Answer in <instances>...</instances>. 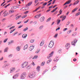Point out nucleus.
<instances>
[{
    "label": "nucleus",
    "instance_id": "7",
    "mask_svg": "<svg viewBox=\"0 0 80 80\" xmlns=\"http://www.w3.org/2000/svg\"><path fill=\"white\" fill-rule=\"evenodd\" d=\"M44 20H45V17L43 16L39 20L41 22H42L43 21H44Z\"/></svg>",
    "mask_w": 80,
    "mask_h": 80
},
{
    "label": "nucleus",
    "instance_id": "35",
    "mask_svg": "<svg viewBox=\"0 0 80 80\" xmlns=\"http://www.w3.org/2000/svg\"><path fill=\"white\" fill-rule=\"evenodd\" d=\"M8 40V38H6L3 41L4 43H6V42H7V41Z\"/></svg>",
    "mask_w": 80,
    "mask_h": 80
},
{
    "label": "nucleus",
    "instance_id": "37",
    "mask_svg": "<svg viewBox=\"0 0 80 80\" xmlns=\"http://www.w3.org/2000/svg\"><path fill=\"white\" fill-rule=\"evenodd\" d=\"M50 20H51V18H49L47 19V22H49V21H50Z\"/></svg>",
    "mask_w": 80,
    "mask_h": 80
},
{
    "label": "nucleus",
    "instance_id": "4",
    "mask_svg": "<svg viewBox=\"0 0 80 80\" xmlns=\"http://www.w3.org/2000/svg\"><path fill=\"white\" fill-rule=\"evenodd\" d=\"M53 53H54V52L52 51V52L48 55V58L49 59L50 58H51L52 56H53Z\"/></svg>",
    "mask_w": 80,
    "mask_h": 80
},
{
    "label": "nucleus",
    "instance_id": "1",
    "mask_svg": "<svg viewBox=\"0 0 80 80\" xmlns=\"http://www.w3.org/2000/svg\"><path fill=\"white\" fill-rule=\"evenodd\" d=\"M35 75H36V73L33 72L32 74H30L29 75V78H33V77H34Z\"/></svg>",
    "mask_w": 80,
    "mask_h": 80
},
{
    "label": "nucleus",
    "instance_id": "63",
    "mask_svg": "<svg viewBox=\"0 0 80 80\" xmlns=\"http://www.w3.org/2000/svg\"><path fill=\"white\" fill-rule=\"evenodd\" d=\"M75 10V11H77V10H78V8H75L74 9Z\"/></svg>",
    "mask_w": 80,
    "mask_h": 80
},
{
    "label": "nucleus",
    "instance_id": "22",
    "mask_svg": "<svg viewBox=\"0 0 80 80\" xmlns=\"http://www.w3.org/2000/svg\"><path fill=\"white\" fill-rule=\"evenodd\" d=\"M27 48H28V45L27 44L24 47V50H25V49H27Z\"/></svg>",
    "mask_w": 80,
    "mask_h": 80
},
{
    "label": "nucleus",
    "instance_id": "10",
    "mask_svg": "<svg viewBox=\"0 0 80 80\" xmlns=\"http://www.w3.org/2000/svg\"><path fill=\"white\" fill-rule=\"evenodd\" d=\"M41 15H42V14H39L38 15L36 16H35L34 18H39L40 17V16H41Z\"/></svg>",
    "mask_w": 80,
    "mask_h": 80
},
{
    "label": "nucleus",
    "instance_id": "29",
    "mask_svg": "<svg viewBox=\"0 0 80 80\" xmlns=\"http://www.w3.org/2000/svg\"><path fill=\"white\" fill-rule=\"evenodd\" d=\"M8 49V48H6L4 50V52H7V50Z\"/></svg>",
    "mask_w": 80,
    "mask_h": 80
},
{
    "label": "nucleus",
    "instance_id": "64",
    "mask_svg": "<svg viewBox=\"0 0 80 80\" xmlns=\"http://www.w3.org/2000/svg\"><path fill=\"white\" fill-rule=\"evenodd\" d=\"M67 6L66 5V6H65L64 7V9H65V8H67Z\"/></svg>",
    "mask_w": 80,
    "mask_h": 80
},
{
    "label": "nucleus",
    "instance_id": "24",
    "mask_svg": "<svg viewBox=\"0 0 80 80\" xmlns=\"http://www.w3.org/2000/svg\"><path fill=\"white\" fill-rule=\"evenodd\" d=\"M66 16H64L62 18V21H63V20H65V18H66Z\"/></svg>",
    "mask_w": 80,
    "mask_h": 80
},
{
    "label": "nucleus",
    "instance_id": "25",
    "mask_svg": "<svg viewBox=\"0 0 80 80\" xmlns=\"http://www.w3.org/2000/svg\"><path fill=\"white\" fill-rule=\"evenodd\" d=\"M27 30H28V27H26L23 30V32H26V31H27Z\"/></svg>",
    "mask_w": 80,
    "mask_h": 80
},
{
    "label": "nucleus",
    "instance_id": "2",
    "mask_svg": "<svg viewBox=\"0 0 80 80\" xmlns=\"http://www.w3.org/2000/svg\"><path fill=\"white\" fill-rule=\"evenodd\" d=\"M53 45H54V42H53V41L52 40L51 41L49 44V47L52 48L53 46Z\"/></svg>",
    "mask_w": 80,
    "mask_h": 80
},
{
    "label": "nucleus",
    "instance_id": "12",
    "mask_svg": "<svg viewBox=\"0 0 80 80\" xmlns=\"http://www.w3.org/2000/svg\"><path fill=\"white\" fill-rule=\"evenodd\" d=\"M66 48H70V44L68 43V44H67L66 45Z\"/></svg>",
    "mask_w": 80,
    "mask_h": 80
},
{
    "label": "nucleus",
    "instance_id": "43",
    "mask_svg": "<svg viewBox=\"0 0 80 80\" xmlns=\"http://www.w3.org/2000/svg\"><path fill=\"white\" fill-rule=\"evenodd\" d=\"M30 42L31 43H33L34 42V40H31L30 41Z\"/></svg>",
    "mask_w": 80,
    "mask_h": 80
},
{
    "label": "nucleus",
    "instance_id": "36",
    "mask_svg": "<svg viewBox=\"0 0 80 80\" xmlns=\"http://www.w3.org/2000/svg\"><path fill=\"white\" fill-rule=\"evenodd\" d=\"M47 5V2H45L43 3L42 5H43V6H45V5Z\"/></svg>",
    "mask_w": 80,
    "mask_h": 80
},
{
    "label": "nucleus",
    "instance_id": "33",
    "mask_svg": "<svg viewBox=\"0 0 80 80\" xmlns=\"http://www.w3.org/2000/svg\"><path fill=\"white\" fill-rule=\"evenodd\" d=\"M51 61H52V59H50L49 60H48L47 62V63H48L50 62H51Z\"/></svg>",
    "mask_w": 80,
    "mask_h": 80
},
{
    "label": "nucleus",
    "instance_id": "6",
    "mask_svg": "<svg viewBox=\"0 0 80 80\" xmlns=\"http://www.w3.org/2000/svg\"><path fill=\"white\" fill-rule=\"evenodd\" d=\"M3 14H4V17H6V16H7V15H8V13L7 12V11L6 10L3 13Z\"/></svg>",
    "mask_w": 80,
    "mask_h": 80
},
{
    "label": "nucleus",
    "instance_id": "5",
    "mask_svg": "<svg viewBox=\"0 0 80 80\" xmlns=\"http://www.w3.org/2000/svg\"><path fill=\"white\" fill-rule=\"evenodd\" d=\"M26 72H23L21 78H25L26 77Z\"/></svg>",
    "mask_w": 80,
    "mask_h": 80
},
{
    "label": "nucleus",
    "instance_id": "13",
    "mask_svg": "<svg viewBox=\"0 0 80 80\" xmlns=\"http://www.w3.org/2000/svg\"><path fill=\"white\" fill-rule=\"evenodd\" d=\"M27 36V34H24L22 36V38H26Z\"/></svg>",
    "mask_w": 80,
    "mask_h": 80
},
{
    "label": "nucleus",
    "instance_id": "55",
    "mask_svg": "<svg viewBox=\"0 0 80 80\" xmlns=\"http://www.w3.org/2000/svg\"><path fill=\"white\" fill-rule=\"evenodd\" d=\"M38 0H35L34 1L35 3H37V2H38Z\"/></svg>",
    "mask_w": 80,
    "mask_h": 80
},
{
    "label": "nucleus",
    "instance_id": "21",
    "mask_svg": "<svg viewBox=\"0 0 80 80\" xmlns=\"http://www.w3.org/2000/svg\"><path fill=\"white\" fill-rule=\"evenodd\" d=\"M58 60V58H55V59L54 60V62H57Z\"/></svg>",
    "mask_w": 80,
    "mask_h": 80
},
{
    "label": "nucleus",
    "instance_id": "54",
    "mask_svg": "<svg viewBox=\"0 0 80 80\" xmlns=\"http://www.w3.org/2000/svg\"><path fill=\"white\" fill-rule=\"evenodd\" d=\"M62 52L61 50H59L58 52V53H60Z\"/></svg>",
    "mask_w": 80,
    "mask_h": 80
},
{
    "label": "nucleus",
    "instance_id": "48",
    "mask_svg": "<svg viewBox=\"0 0 80 80\" xmlns=\"http://www.w3.org/2000/svg\"><path fill=\"white\" fill-rule=\"evenodd\" d=\"M68 30V28H65L63 29V32H65V31H66L67 30Z\"/></svg>",
    "mask_w": 80,
    "mask_h": 80
},
{
    "label": "nucleus",
    "instance_id": "38",
    "mask_svg": "<svg viewBox=\"0 0 80 80\" xmlns=\"http://www.w3.org/2000/svg\"><path fill=\"white\" fill-rule=\"evenodd\" d=\"M41 65L42 66H43V65H45V62H42V63H41Z\"/></svg>",
    "mask_w": 80,
    "mask_h": 80
},
{
    "label": "nucleus",
    "instance_id": "14",
    "mask_svg": "<svg viewBox=\"0 0 80 80\" xmlns=\"http://www.w3.org/2000/svg\"><path fill=\"white\" fill-rule=\"evenodd\" d=\"M58 8V7L54 9L52 11H51L52 13H53V12H55L56 11V10Z\"/></svg>",
    "mask_w": 80,
    "mask_h": 80
},
{
    "label": "nucleus",
    "instance_id": "52",
    "mask_svg": "<svg viewBox=\"0 0 80 80\" xmlns=\"http://www.w3.org/2000/svg\"><path fill=\"white\" fill-rule=\"evenodd\" d=\"M15 28V26H12L11 28H10L9 30H11V29H12V28Z\"/></svg>",
    "mask_w": 80,
    "mask_h": 80
},
{
    "label": "nucleus",
    "instance_id": "20",
    "mask_svg": "<svg viewBox=\"0 0 80 80\" xmlns=\"http://www.w3.org/2000/svg\"><path fill=\"white\" fill-rule=\"evenodd\" d=\"M40 67L39 66H38L37 68V70L38 72H39L40 71Z\"/></svg>",
    "mask_w": 80,
    "mask_h": 80
},
{
    "label": "nucleus",
    "instance_id": "28",
    "mask_svg": "<svg viewBox=\"0 0 80 80\" xmlns=\"http://www.w3.org/2000/svg\"><path fill=\"white\" fill-rule=\"evenodd\" d=\"M38 58V56H34V57L32 58V59H36V58Z\"/></svg>",
    "mask_w": 80,
    "mask_h": 80
},
{
    "label": "nucleus",
    "instance_id": "40",
    "mask_svg": "<svg viewBox=\"0 0 80 80\" xmlns=\"http://www.w3.org/2000/svg\"><path fill=\"white\" fill-rule=\"evenodd\" d=\"M58 36V34H56L54 36V38H57Z\"/></svg>",
    "mask_w": 80,
    "mask_h": 80
},
{
    "label": "nucleus",
    "instance_id": "59",
    "mask_svg": "<svg viewBox=\"0 0 80 80\" xmlns=\"http://www.w3.org/2000/svg\"><path fill=\"white\" fill-rule=\"evenodd\" d=\"M28 22V20L26 21H24V23H27V22Z\"/></svg>",
    "mask_w": 80,
    "mask_h": 80
},
{
    "label": "nucleus",
    "instance_id": "30",
    "mask_svg": "<svg viewBox=\"0 0 80 80\" xmlns=\"http://www.w3.org/2000/svg\"><path fill=\"white\" fill-rule=\"evenodd\" d=\"M12 8H14V9H16V8H19V7L17 6H15L12 7Z\"/></svg>",
    "mask_w": 80,
    "mask_h": 80
},
{
    "label": "nucleus",
    "instance_id": "53",
    "mask_svg": "<svg viewBox=\"0 0 80 80\" xmlns=\"http://www.w3.org/2000/svg\"><path fill=\"white\" fill-rule=\"evenodd\" d=\"M12 70H13L14 71L15 70V68H11Z\"/></svg>",
    "mask_w": 80,
    "mask_h": 80
},
{
    "label": "nucleus",
    "instance_id": "16",
    "mask_svg": "<svg viewBox=\"0 0 80 80\" xmlns=\"http://www.w3.org/2000/svg\"><path fill=\"white\" fill-rule=\"evenodd\" d=\"M22 17V16L21 15L17 17L16 18V20H18V19H19V18H20V17Z\"/></svg>",
    "mask_w": 80,
    "mask_h": 80
},
{
    "label": "nucleus",
    "instance_id": "51",
    "mask_svg": "<svg viewBox=\"0 0 80 80\" xmlns=\"http://www.w3.org/2000/svg\"><path fill=\"white\" fill-rule=\"evenodd\" d=\"M10 5V4H9L8 5H6L5 7H4V8H7V7H8V6H9V5Z\"/></svg>",
    "mask_w": 80,
    "mask_h": 80
},
{
    "label": "nucleus",
    "instance_id": "18",
    "mask_svg": "<svg viewBox=\"0 0 80 80\" xmlns=\"http://www.w3.org/2000/svg\"><path fill=\"white\" fill-rule=\"evenodd\" d=\"M18 77V74H16V75L13 76V78H16V77Z\"/></svg>",
    "mask_w": 80,
    "mask_h": 80
},
{
    "label": "nucleus",
    "instance_id": "46",
    "mask_svg": "<svg viewBox=\"0 0 80 80\" xmlns=\"http://www.w3.org/2000/svg\"><path fill=\"white\" fill-rule=\"evenodd\" d=\"M39 52H40V49H38V50L36 52V53H38Z\"/></svg>",
    "mask_w": 80,
    "mask_h": 80
},
{
    "label": "nucleus",
    "instance_id": "50",
    "mask_svg": "<svg viewBox=\"0 0 80 80\" xmlns=\"http://www.w3.org/2000/svg\"><path fill=\"white\" fill-rule=\"evenodd\" d=\"M56 68H57V67L55 66L52 68V70H55Z\"/></svg>",
    "mask_w": 80,
    "mask_h": 80
},
{
    "label": "nucleus",
    "instance_id": "44",
    "mask_svg": "<svg viewBox=\"0 0 80 80\" xmlns=\"http://www.w3.org/2000/svg\"><path fill=\"white\" fill-rule=\"evenodd\" d=\"M80 14V12H79L76 14V16H78V15H79Z\"/></svg>",
    "mask_w": 80,
    "mask_h": 80
},
{
    "label": "nucleus",
    "instance_id": "23",
    "mask_svg": "<svg viewBox=\"0 0 80 80\" xmlns=\"http://www.w3.org/2000/svg\"><path fill=\"white\" fill-rule=\"evenodd\" d=\"M71 2V0H69L68 1L66 2V4H69Z\"/></svg>",
    "mask_w": 80,
    "mask_h": 80
},
{
    "label": "nucleus",
    "instance_id": "56",
    "mask_svg": "<svg viewBox=\"0 0 80 80\" xmlns=\"http://www.w3.org/2000/svg\"><path fill=\"white\" fill-rule=\"evenodd\" d=\"M59 13L60 14H62V9H60V11H59Z\"/></svg>",
    "mask_w": 80,
    "mask_h": 80
},
{
    "label": "nucleus",
    "instance_id": "49",
    "mask_svg": "<svg viewBox=\"0 0 80 80\" xmlns=\"http://www.w3.org/2000/svg\"><path fill=\"white\" fill-rule=\"evenodd\" d=\"M23 25H20V26H19L18 27V28H22V27H23Z\"/></svg>",
    "mask_w": 80,
    "mask_h": 80
},
{
    "label": "nucleus",
    "instance_id": "26",
    "mask_svg": "<svg viewBox=\"0 0 80 80\" xmlns=\"http://www.w3.org/2000/svg\"><path fill=\"white\" fill-rule=\"evenodd\" d=\"M60 21L61 20H57V25H58V24L60 23Z\"/></svg>",
    "mask_w": 80,
    "mask_h": 80
},
{
    "label": "nucleus",
    "instance_id": "57",
    "mask_svg": "<svg viewBox=\"0 0 80 80\" xmlns=\"http://www.w3.org/2000/svg\"><path fill=\"white\" fill-rule=\"evenodd\" d=\"M38 9H38V8H37L34 11H33V12H36V11H37V10H38Z\"/></svg>",
    "mask_w": 80,
    "mask_h": 80
},
{
    "label": "nucleus",
    "instance_id": "19",
    "mask_svg": "<svg viewBox=\"0 0 80 80\" xmlns=\"http://www.w3.org/2000/svg\"><path fill=\"white\" fill-rule=\"evenodd\" d=\"M79 2V1L77 0L75 2L73 3L74 5H77L78 3Z\"/></svg>",
    "mask_w": 80,
    "mask_h": 80
},
{
    "label": "nucleus",
    "instance_id": "41",
    "mask_svg": "<svg viewBox=\"0 0 80 80\" xmlns=\"http://www.w3.org/2000/svg\"><path fill=\"white\" fill-rule=\"evenodd\" d=\"M15 30V29H13V30L11 31L10 33H12V32H14Z\"/></svg>",
    "mask_w": 80,
    "mask_h": 80
},
{
    "label": "nucleus",
    "instance_id": "3",
    "mask_svg": "<svg viewBox=\"0 0 80 80\" xmlns=\"http://www.w3.org/2000/svg\"><path fill=\"white\" fill-rule=\"evenodd\" d=\"M27 65H28V62H25L22 64V68H25V67H26Z\"/></svg>",
    "mask_w": 80,
    "mask_h": 80
},
{
    "label": "nucleus",
    "instance_id": "32",
    "mask_svg": "<svg viewBox=\"0 0 80 80\" xmlns=\"http://www.w3.org/2000/svg\"><path fill=\"white\" fill-rule=\"evenodd\" d=\"M43 26L42 25L40 27H39V29L40 30H41V29H42V28H43Z\"/></svg>",
    "mask_w": 80,
    "mask_h": 80
},
{
    "label": "nucleus",
    "instance_id": "9",
    "mask_svg": "<svg viewBox=\"0 0 80 80\" xmlns=\"http://www.w3.org/2000/svg\"><path fill=\"white\" fill-rule=\"evenodd\" d=\"M33 48H34V46H31L29 48V50L30 51L32 50Z\"/></svg>",
    "mask_w": 80,
    "mask_h": 80
},
{
    "label": "nucleus",
    "instance_id": "31",
    "mask_svg": "<svg viewBox=\"0 0 80 80\" xmlns=\"http://www.w3.org/2000/svg\"><path fill=\"white\" fill-rule=\"evenodd\" d=\"M27 17V15H24L22 17V18H24L26 17Z\"/></svg>",
    "mask_w": 80,
    "mask_h": 80
},
{
    "label": "nucleus",
    "instance_id": "45",
    "mask_svg": "<svg viewBox=\"0 0 80 80\" xmlns=\"http://www.w3.org/2000/svg\"><path fill=\"white\" fill-rule=\"evenodd\" d=\"M31 66H30V65H29L27 67V69H30V68H31Z\"/></svg>",
    "mask_w": 80,
    "mask_h": 80
},
{
    "label": "nucleus",
    "instance_id": "15",
    "mask_svg": "<svg viewBox=\"0 0 80 80\" xmlns=\"http://www.w3.org/2000/svg\"><path fill=\"white\" fill-rule=\"evenodd\" d=\"M14 12H15L14 10H10L9 11V13H13Z\"/></svg>",
    "mask_w": 80,
    "mask_h": 80
},
{
    "label": "nucleus",
    "instance_id": "62",
    "mask_svg": "<svg viewBox=\"0 0 80 80\" xmlns=\"http://www.w3.org/2000/svg\"><path fill=\"white\" fill-rule=\"evenodd\" d=\"M28 12H29L27 11L25 12H24V13H25V14H27V13H28Z\"/></svg>",
    "mask_w": 80,
    "mask_h": 80
},
{
    "label": "nucleus",
    "instance_id": "47",
    "mask_svg": "<svg viewBox=\"0 0 80 80\" xmlns=\"http://www.w3.org/2000/svg\"><path fill=\"white\" fill-rule=\"evenodd\" d=\"M10 73H12V72H13L14 71L11 68V69H10Z\"/></svg>",
    "mask_w": 80,
    "mask_h": 80
},
{
    "label": "nucleus",
    "instance_id": "11",
    "mask_svg": "<svg viewBox=\"0 0 80 80\" xmlns=\"http://www.w3.org/2000/svg\"><path fill=\"white\" fill-rule=\"evenodd\" d=\"M44 43H45V42H44V40H42L40 44V46H42V45H43Z\"/></svg>",
    "mask_w": 80,
    "mask_h": 80
},
{
    "label": "nucleus",
    "instance_id": "17",
    "mask_svg": "<svg viewBox=\"0 0 80 80\" xmlns=\"http://www.w3.org/2000/svg\"><path fill=\"white\" fill-rule=\"evenodd\" d=\"M16 50L17 51H20V47L19 46H18L16 48Z\"/></svg>",
    "mask_w": 80,
    "mask_h": 80
},
{
    "label": "nucleus",
    "instance_id": "27",
    "mask_svg": "<svg viewBox=\"0 0 80 80\" xmlns=\"http://www.w3.org/2000/svg\"><path fill=\"white\" fill-rule=\"evenodd\" d=\"M32 4V2H31L28 4V6H30V5H31Z\"/></svg>",
    "mask_w": 80,
    "mask_h": 80
},
{
    "label": "nucleus",
    "instance_id": "60",
    "mask_svg": "<svg viewBox=\"0 0 80 80\" xmlns=\"http://www.w3.org/2000/svg\"><path fill=\"white\" fill-rule=\"evenodd\" d=\"M60 28H58L56 29V31H57V30H60Z\"/></svg>",
    "mask_w": 80,
    "mask_h": 80
},
{
    "label": "nucleus",
    "instance_id": "39",
    "mask_svg": "<svg viewBox=\"0 0 80 80\" xmlns=\"http://www.w3.org/2000/svg\"><path fill=\"white\" fill-rule=\"evenodd\" d=\"M75 42H72V45H75Z\"/></svg>",
    "mask_w": 80,
    "mask_h": 80
},
{
    "label": "nucleus",
    "instance_id": "8",
    "mask_svg": "<svg viewBox=\"0 0 80 80\" xmlns=\"http://www.w3.org/2000/svg\"><path fill=\"white\" fill-rule=\"evenodd\" d=\"M20 10H22V11H24V10H27V7H26L25 8H21Z\"/></svg>",
    "mask_w": 80,
    "mask_h": 80
},
{
    "label": "nucleus",
    "instance_id": "61",
    "mask_svg": "<svg viewBox=\"0 0 80 80\" xmlns=\"http://www.w3.org/2000/svg\"><path fill=\"white\" fill-rule=\"evenodd\" d=\"M5 20H6V18H4L2 19V22H4L5 21Z\"/></svg>",
    "mask_w": 80,
    "mask_h": 80
},
{
    "label": "nucleus",
    "instance_id": "58",
    "mask_svg": "<svg viewBox=\"0 0 80 80\" xmlns=\"http://www.w3.org/2000/svg\"><path fill=\"white\" fill-rule=\"evenodd\" d=\"M4 11L2 10V11L1 12H0V15H1V14H2V13H3V12Z\"/></svg>",
    "mask_w": 80,
    "mask_h": 80
},
{
    "label": "nucleus",
    "instance_id": "34",
    "mask_svg": "<svg viewBox=\"0 0 80 80\" xmlns=\"http://www.w3.org/2000/svg\"><path fill=\"white\" fill-rule=\"evenodd\" d=\"M76 35H77V33L74 32L73 33L72 35V36H76Z\"/></svg>",
    "mask_w": 80,
    "mask_h": 80
},
{
    "label": "nucleus",
    "instance_id": "42",
    "mask_svg": "<svg viewBox=\"0 0 80 80\" xmlns=\"http://www.w3.org/2000/svg\"><path fill=\"white\" fill-rule=\"evenodd\" d=\"M71 32H72V31L71 30H69V31H68L67 33L68 34H69V33H71Z\"/></svg>",
    "mask_w": 80,
    "mask_h": 80
}]
</instances>
